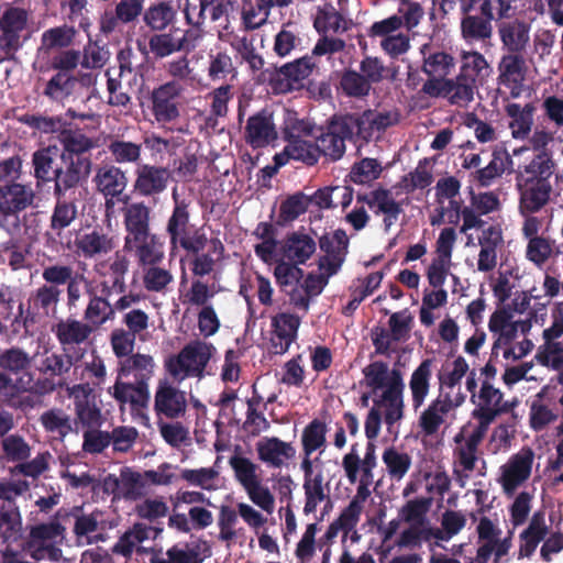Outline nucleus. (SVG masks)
<instances>
[{
	"label": "nucleus",
	"mask_w": 563,
	"mask_h": 563,
	"mask_svg": "<svg viewBox=\"0 0 563 563\" xmlns=\"http://www.w3.org/2000/svg\"><path fill=\"white\" fill-rule=\"evenodd\" d=\"M34 356L19 346L0 352V395L12 399L25 393L43 396L56 390L55 383L48 378L35 379L31 371Z\"/></svg>",
	"instance_id": "nucleus-1"
},
{
	"label": "nucleus",
	"mask_w": 563,
	"mask_h": 563,
	"mask_svg": "<svg viewBox=\"0 0 563 563\" xmlns=\"http://www.w3.org/2000/svg\"><path fill=\"white\" fill-rule=\"evenodd\" d=\"M356 202L362 203L355 207L345 216V221L352 225L355 231L363 230L369 222V216L364 207L366 205L375 216L383 214V223L387 231L402 212L401 205L395 200L389 189L378 186L368 192H358Z\"/></svg>",
	"instance_id": "nucleus-2"
},
{
	"label": "nucleus",
	"mask_w": 563,
	"mask_h": 563,
	"mask_svg": "<svg viewBox=\"0 0 563 563\" xmlns=\"http://www.w3.org/2000/svg\"><path fill=\"white\" fill-rule=\"evenodd\" d=\"M216 346L207 341L196 339L187 343L177 355L169 357L165 367L169 375L183 382L186 378H202L210 360L216 355Z\"/></svg>",
	"instance_id": "nucleus-3"
},
{
	"label": "nucleus",
	"mask_w": 563,
	"mask_h": 563,
	"mask_svg": "<svg viewBox=\"0 0 563 563\" xmlns=\"http://www.w3.org/2000/svg\"><path fill=\"white\" fill-rule=\"evenodd\" d=\"M36 192L30 184L9 181L0 186V228L10 234L20 230V212L34 207Z\"/></svg>",
	"instance_id": "nucleus-4"
},
{
	"label": "nucleus",
	"mask_w": 563,
	"mask_h": 563,
	"mask_svg": "<svg viewBox=\"0 0 563 563\" xmlns=\"http://www.w3.org/2000/svg\"><path fill=\"white\" fill-rule=\"evenodd\" d=\"M186 90L177 82H163L154 87L148 96L151 113L158 124L177 121L184 108Z\"/></svg>",
	"instance_id": "nucleus-5"
},
{
	"label": "nucleus",
	"mask_w": 563,
	"mask_h": 563,
	"mask_svg": "<svg viewBox=\"0 0 563 563\" xmlns=\"http://www.w3.org/2000/svg\"><path fill=\"white\" fill-rule=\"evenodd\" d=\"M290 112L287 111L285 119L286 125L284 126V141L287 145L284 147V164L287 159H296L306 163L307 165H314L318 162V150L316 142L305 140L302 136L311 134V126L305 121H291Z\"/></svg>",
	"instance_id": "nucleus-6"
},
{
	"label": "nucleus",
	"mask_w": 563,
	"mask_h": 563,
	"mask_svg": "<svg viewBox=\"0 0 563 563\" xmlns=\"http://www.w3.org/2000/svg\"><path fill=\"white\" fill-rule=\"evenodd\" d=\"M476 89L477 85L457 74L455 78L426 80L421 91L431 98H444L451 104L465 107L474 100Z\"/></svg>",
	"instance_id": "nucleus-7"
},
{
	"label": "nucleus",
	"mask_w": 563,
	"mask_h": 563,
	"mask_svg": "<svg viewBox=\"0 0 563 563\" xmlns=\"http://www.w3.org/2000/svg\"><path fill=\"white\" fill-rule=\"evenodd\" d=\"M347 140L351 141V136L342 115H333L328 121L324 131L316 139L318 157L323 155L332 162L341 159L345 153Z\"/></svg>",
	"instance_id": "nucleus-8"
},
{
	"label": "nucleus",
	"mask_w": 563,
	"mask_h": 563,
	"mask_svg": "<svg viewBox=\"0 0 563 563\" xmlns=\"http://www.w3.org/2000/svg\"><path fill=\"white\" fill-rule=\"evenodd\" d=\"M64 166L57 170L54 183V195L63 196L67 190L75 188L86 180L91 172V159L88 156L62 155Z\"/></svg>",
	"instance_id": "nucleus-9"
},
{
	"label": "nucleus",
	"mask_w": 563,
	"mask_h": 563,
	"mask_svg": "<svg viewBox=\"0 0 563 563\" xmlns=\"http://www.w3.org/2000/svg\"><path fill=\"white\" fill-rule=\"evenodd\" d=\"M93 84L95 77L90 73L74 76L68 71H57L46 82L43 95L52 101L64 103L76 96L80 87H89Z\"/></svg>",
	"instance_id": "nucleus-10"
},
{
	"label": "nucleus",
	"mask_w": 563,
	"mask_h": 563,
	"mask_svg": "<svg viewBox=\"0 0 563 563\" xmlns=\"http://www.w3.org/2000/svg\"><path fill=\"white\" fill-rule=\"evenodd\" d=\"M533 457V451L523 448L501 466L500 484L506 495H512L530 477Z\"/></svg>",
	"instance_id": "nucleus-11"
},
{
	"label": "nucleus",
	"mask_w": 563,
	"mask_h": 563,
	"mask_svg": "<svg viewBox=\"0 0 563 563\" xmlns=\"http://www.w3.org/2000/svg\"><path fill=\"white\" fill-rule=\"evenodd\" d=\"M186 393L168 379H159L154 395L156 415L175 419L181 417L186 412Z\"/></svg>",
	"instance_id": "nucleus-12"
},
{
	"label": "nucleus",
	"mask_w": 563,
	"mask_h": 563,
	"mask_svg": "<svg viewBox=\"0 0 563 563\" xmlns=\"http://www.w3.org/2000/svg\"><path fill=\"white\" fill-rule=\"evenodd\" d=\"M517 188L520 194L519 210L522 216L541 210L549 201L552 191L551 183L517 176Z\"/></svg>",
	"instance_id": "nucleus-13"
},
{
	"label": "nucleus",
	"mask_w": 563,
	"mask_h": 563,
	"mask_svg": "<svg viewBox=\"0 0 563 563\" xmlns=\"http://www.w3.org/2000/svg\"><path fill=\"white\" fill-rule=\"evenodd\" d=\"M278 137L273 113L266 109L247 119L245 125V141L253 148L269 145Z\"/></svg>",
	"instance_id": "nucleus-14"
},
{
	"label": "nucleus",
	"mask_w": 563,
	"mask_h": 563,
	"mask_svg": "<svg viewBox=\"0 0 563 563\" xmlns=\"http://www.w3.org/2000/svg\"><path fill=\"white\" fill-rule=\"evenodd\" d=\"M29 13L25 9L9 7L0 13V41L18 52L22 46V32L26 29Z\"/></svg>",
	"instance_id": "nucleus-15"
},
{
	"label": "nucleus",
	"mask_w": 563,
	"mask_h": 563,
	"mask_svg": "<svg viewBox=\"0 0 563 563\" xmlns=\"http://www.w3.org/2000/svg\"><path fill=\"white\" fill-rule=\"evenodd\" d=\"M124 377L117 374L114 384L107 389L108 395L117 401L121 411L126 405L132 409L145 408L150 401V389L137 383H126Z\"/></svg>",
	"instance_id": "nucleus-16"
},
{
	"label": "nucleus",
	"mask_w": 563,
	"mask_h": 563,
	"mask_svg": "<svg viewBox=\"0 0 563 563\" xmlns=\"http://www.w3.org/2000/svg\"><path fill=\"white\" fill-rule=\"evenodd\" d=\"M358 444L354 443L349 453L342 459V467L350 484H355L358 474L374 476V468L377 465L376 445L374 442H367L364 457L358 455Z\"/></svg>",
	"instance_id": "nucleus-17"
},
{
	"label": "nucleus",
	"mask_w": 563,
	"mask_h": 563,
	"mask_svg": "<svg viewBox=\"0 0 563 563\" xmlns=\"http://www.w3.org/2000/svg\"><path fill=\"white\" fill-rule=\"evenodd\" d=\"M477 12L478 14H473L472 12L462 13L461 35L467 43H485L489 41L493 35L492 21L498 19L495 11Z\"/></svg>",
	"instance_id": "nucleus-18"
},
{
	"label": "nucleus",
	"mask_w": 563,
	"mask_h": 563,
	"mask_svg": "<svg viewBox=\"0 0 563 563\" xmlns=\"http://www.w3.org/2000/svg\"><path fill=\"white\" fill-rule=\"evenodd\" d=\"M310 232L314 233L311 228L307 230L300 227L299 230L287 233L284 239V260L305 264L313 255L317 244Z\"/></svg>",
	"instance_id": "nucleus-19"
},
{
	"label": "nucleus",
	"mask_w": 563,
	"mask_h": 563,
	"mask_svg": "<svg viewBox=\"0 0 563 563\" xmlns=\"http://www.w3.org/2000/svg\"><path fill=\"white\" fill-rule=\"evenodd\" d=\"M117 238L95 228L76 239L77 252L84 258H98L111 253L117 246Z\"/></svg>",
	"instance_id": "nucleus-20"
},
{
	"label": "nucleus",
	"mask_w": 563,
	"mask_h": 563,
	"mask_svg": "<svg viewBox=\"0 0 563 563\" xmlns=\"http://www.w3.org/2000/svg\"><path fill=\"white\" fill-rule=\"evenodd\" d=\"M169 178L167 168L143 164L135 170L134 189L145 197L159 195L167 188Z\"/></svg>",
	"instance_id": "nucleus-21"
},
{
	"label": "nucleus",
	"mask_w": 563,
	"mask_h": 563,
	"mask_svg": "<svg viewBox=\"0 0 563 563\" xmlns=\"http://www.w3.org/2000/svg\"><path fill=\"white\" fill-rule=\"evenodd\" d=\"M129 266L130 261L128 256L121 251L115 252L114 255L110 257L107 262H99L93 266V269L98 275L111 276V287H109L107 283L102 284V292L106 296L110 295L111 289H114L118 292L124 291V289L126 288L125 275L129 271Z\"/></svg>",
	"instance_id": "nucleus-22"
},
{
	"label": "nucleus",
	"mask_w": 563,
	"mask_h": 563,
	"mask_svg": "<svg viewBox=\"0 0 563 563\" xmlns=\"http://www.w3.org/2000/svg\"><path fill=\"white\" fill-rule=\"evenodd\" d=\"M62 152L56 145H48L36 150L32 154L33 176L37 184H46L56 179L60 166Z\"/></svg>",
	"instance_id": "nucleus-23"
},
{
	"label": "nucleus",
	"mask_w": 563,
	"mask_h": 563,
	"mask_svg": "<svg viewBox=\"0 0 563 563\" xmlns=\"http://www.w3.org/2000/svg\"><path fill=\"white\" fill-rule=\"evenodd\" d=\"M128 196L119 199L125 203L123 218L126 235L124 239H139L150 232L151 209L142 201L128 203Z\"/></svg>",
	"instance_id": "nucleus-24"
},
{
	"label": "nucleus",
	"mask_w": 563,
	"mask_h": 563,
	"mask_svg": "<svg viewBox=\"0 0 563 563\" xmlns=\"http://www.w3.org/2000/svg\"><path fill=\"white\" fill-rule=\"evenodd\" d=\"M92 331L93 328L88 323L74 318L63 319L53 327V332L65 351L70 346L85 343Z\"/></svg>",
	"instance_id": "nucleus-25"
},
{
	"label": "nucleus",
	"mask_w": 563,
	"mask_h": 563,
	"mask_svg": "<svg viewBox=\"0 0 563 563\" xmlns=\"http://www.w3.org/2000/svg\"><path fill=\"white\" fill-rule=\"evenodd\" d=\"M125 251H134L139 262L144 266L158 264L164 257L163 244L159 239L148 233L139 239H124Z\"/></svg>",
	"instance_id": "nucleus-26"
},
{
	"label": "nucleus",
	"mask_w": 563,
	"mask_h": 563,
	"mask_svg": "<svg viewBox=\"0 0 563 563\" xmlns=\"http://www.w3.org/2000/svg\"><path fill=\"white\" fill-rule=\"evenodd\" d=\"M154 369L155 362L153 356L136 353L120 361L118 373L125 377L132 376L134 378V383L148 388V382L154 375Z\"/></svg>",
	"instance_id": "nucleus-27"
},
{
	"label": "nucleus",
	"mask_w": 563,
	"mask_h": 563,
	"mask_svg": "<svg viewBox=\"0 0 563 563\" xmlns=\"http://www.w3.org/2000/svg\"><path fill=\"white\" fill-rule=\"evenodd\" d=\"M529 31V25L518 19L499 24L500 41L508 54H523L530 40Z\"/></svg>",
	"instance_id": "nucleus-28"
},
{
	"label": "nucleus",
	"mask_w": 563,
	"mask_h": 563,
	"mask_svg": "<svg viewBox=\"0 0 563 563\" xmlns=\"http://www.w3.org/2000/svg\"><path fill=\"white\" fill-rule=\"evenodd\" d=\"M93 183L97 190L104 197H120L128 186V178L119 167L103 165L97 169Z\"/></svg>",
	"instance_id": "nucleus-29"
},
{
	"label": "nucleus",
	"mask_w": 563,
	"mask_h": 563,
	"mask_svg": "<svg viewBox=\"0 0 563 563\" xmlns=\"http://www.w3.org/2000/svg\"><path fill=\"white\" fill-rule=\"evenodd\" d=\"M73 531L78 544H92L98 541L97 532L106 529L104 514L93 510L89 514L80 512L74 516Z\"/></svg>",
	"instance_id": "nucleus-30"
},
{
	"label": "nucleus",
	"mask_w": 563,
	"mask_h": 563,
	"mask_svg": "<svg viewBox=\"0 0 563 563\" xmlns=\"http://www.w3.org/2000/svg\"><path fill=\"white\" fill-rule=\"evenodd\" d=\"M177 10L170 1H155L143 10L142 21L152 32H163L175 24Z\"/></svg>",
	"instance_id": "nucleus-31"
},
{
	"label": "nucleus",
	"mask_w": 563,
	"mask_h": 563,
	"mask_svg": "<svg viewBox=\"0 0 563 563\" xmlns=\"http://www.w3.org/2000/svg\"><path fill=\"white\" fill-rule=\"evenodd\" d=\"M44 431L53 440L63 442L74 431V420L64 409L54 407L45 410L38 418Z\"/></svg>",
	"instance_id": "nucleus-32"
},
{
	"label": "nucleus",
	"mask_w": 563,
	"mask_h": 563,
	"mask_svg": "<svg viewBox=\"0 0 563 563\" xmlns=\"http://www.w3.org/2000/svg\"><path fill=\"white\" fill-rule=\"evenodd\" d=\"M402 390L404 382L401 373L395 372L390 386L383 391L382 399L375 401L376 405H379L382 401L385 402L386 410L384 419L388 427H391L402 418Z\"/></svg>",
	"instance_id": "nucleus-33"
},
{
	"label": "nucleus",
	"mask_w": 563,
	"mask_h": 563,
	"mask_svg": "<svg viewBox=\"0 0 563 563\" xmlns=\"http://www.w3.org/2000/svg\"><path fill=\"white\" fill-rule=\"evenodd\" d=\"M506 114L510 118L509 128L516 140H525L529 136L533 125L536 106L532 102L523 107L519 103H508L505 108Z\"/></svg>",
	"instance_id": "nucleus-34"
},
{
	"label": "nucleus",
	"mask_w": 563,
	"mask_h": 563,
	"mask_svg": "<svg viewBox=\"0 0 563 563\" xmlns=\"http://www.w3.org/2000/svg\"><path fill=\"white\" fill-rule=\"evenodd\" d=\"M314 66L312 57L308 55L284 64V93L302 89Z\"/></svg>",
	"instance_id": "nucleus-35"
},
{
	"label": "nucleus",
	"mask_w": 563,
	"mask_h": 563,
	"mask_svg": "<svg viewBox=\"0 0 563 563\" xmlns=\"http://www.w3.org/2000/svg\"><path fill=\"white\" fill-rule=\"evenodd\" d=\"M76 33V30L67 24L47 29L41 35L38 52L51 55L63 51L73 44Z\"/></svg>",
	"instance_id": "nucleus-36"
},
{
	"label": "nucleus",
	"mask_w": 563,
	"mask_h": 563,
	"mask_svg": "<svg viewBox=\"0 0 563 563\" xmlns=\"http://www.w3.org/2000/svg\"><path fill=\"white\" fill-rule=\"evenodd\" d=\"M449 401L450 394H440L421 413L419 426L427 435L437 433L444 422V416L451 411V404Z\"/></svg>",
	"instance_id": "nucleus-37"
},
{
	"label": "nucleus",
	"mask_w": 563,
	"mask_h": 563,
	"mask_svg": "<svg viewBox=\"0 0 563 563\" xmlns=\"http://www.w3.org/2000/svg\"><path fill=\"white\" fill-rule=\"evenodd\" d=\"M423 53L422 71L428 75L427 80H444L455 66L454 57L444 51H430Z\"/></svg>",
	"instance_id": "nucleus-38"
},
{
	"label": "nucleus",
	"mask_w": 563,
	"mask_h": 563,
	"mask_svg": "<svg viewBox=\"0 0 563 563\" xmlns=\"http://www.w3.org/2000/svg\"><path fill=\"white\" fill-rule=\"evenodd\" d=\"M225 247L219 238H211L206 253L195 254L191 261V272L195 276L203 277L213 272L218 262L224 258Z\"/></svg>",
	"instance_id": "nucleus-39"
},
{
	"label": "nucleus",
	"mask_w": 563,
	"mask_h": 563,
	"mask_svg": "<svg viewBox=\"0 0 563 563\" xmlns=\"http://www.w3.org/2000/svg\"><path fill=\"white\" fill-rule=\"evenodd\" d=\"M187 43L186 36L177 37L170 32H153L148 37L150 53L157 59L181 52Z\"/></svg>",
	"instance_id": "nucleus-40"
},
{
	"label": "nucleus",
	"mask_w": 563,
	"mask_h": 563,
	"mask_svg": "<svg viewBox=\"0 0 563 563\" xmlns=\"http://www.w3.org/2000/svg\"><path fill=\"white\" fill-rule=\"evenodd\" d=\"M454 467L453 475L459 482L461 487L465 486L466 481L470 478V473L473 472L478 462V448L464 443L459 445L453 451Z\"/></svg>",
	"instance_id": "nucleus-41"
},
{
	"label": "nucleus",
	"mask_w": 563,
	"mask_h": 563,
	"mask_svg": "<svg viewBox=\"0 0 563 563\" xmlns=\"http://www.w3.org/2000/svg\"><path fill=\"white\" fill-rule=\"evenodd\" d=\"M152 563H202L200 545L195 543H181L173 545L163 553H155Z\"/></svg>",
	"instance_id": "nucleus-42"
},
{
	"label": "nucleus",
	"mask_w": 563,
	"mask_h": 563,
	"mask_svg": "<svg viewBox=\"0 0 563 563\" xmlns=\"http://www.w3.org/2000/svg\"><path fill=\"white\" fill-rule=\"evenodd\" d=\"M432 364V358H426L411 374L409 387L412 395V404L416 409L422 406L429 393Z\"/></svg>",
	"instance_id": "nucleus-43"
},
{
	"label": "nucleus",
	"mask_w": 563,
	"mask_h": 563,
	"mask_svg": "<svg viewBox=\"0 0 563 563\" xmlns=\"http://www.w3.org/2000/svg\"><path fill=\"white\" fill-rule=\"evenodd\" d=\"M132 75V69L120 65L119 69H108L106 71L107 89L109 92L108 103L115 107H126L131 102V97L124 90L123 79Z\"/></svg>",
	"instance_id": "nucleus-44"
},
{
	"label": "nucleus",
	"mask_w": 563,
	"mask_h": 563,
	"mask_svg": "<svg viewBox=\"0 0 563 563\" xmlns=\"http://www.w3.org/2000/svg\"><path fill=\"white\" fill-rule=\"evenodd\" d=\"M459 74L465 76L472 84L477 85L489 76L492 69L483 54L478 52H463Z\"/></svg>",
	"instance_id": "nucleus-45"
},
{
	"label": "nucleus",
	"mask_w": 563,
	"mask_h": 563,
	"mask_svg": "<svg viewBox=\"0 0 563 563\" xmlns=\"http://www.w3.org/2000/svg\"><path fill=\"white\" fill-rule=\"evenodd\" d=\"M499 84H518L526 79L527 65L523 54H506L498 64Z\"/></svg>",
	"instance_id": "nucleus-46"
},
{
	"label": "nucleus",
	"mask_w": 563,
	"mask_h": 563,
	"mask_svg": "<svg viewBox=\"0 0 563 563\" xmlns=\"http://www.w3.org/2000/svg\"><path fill=\"white\" fill-rule=\"evenodd\" d=\"M313 26L319 34L343 33L349 29L345 18L332 4L318 9Z\"/></svg>",
	"instance_id": "nucleus-47"
},
{
	"label": "nucleus",
	"mask_w": 563,
	"mask_h": 563,
	"mask_svg": "<svg viewBox=\"0 0 563 563\" xmlns=\"http://www.w3.org/2000/svg\"><path fill=\"white\" fill-rule=\"evenodd\" d=\"M84 319L92 328H98L114 319L112 305L107 297L91 294L84 311Z\"/></svg>",
	"instance_id": "nucleus-48"
},
{
	"label": "nucleus",
	"mask_w": 563,
	"mask_h": 563,
	"mask_svg": "<svg viewBox=\"0 0 563 563\" xmlns=\"http://www.w3.org/2000/svg\"><path fill=\"white\" fill-rule=\"evenodd\" d=\"M192 228L194 227L190 224L188 203L185 201H176L172 214L166 223V232L169 235L172 246L176 247V241Z\"/></svg>",
	"instance_id": "nucleus-49"
},
{
	"label": "nucleus",
	"mask_w": 563,
	"mask_h": 563,
	"mask_svg": "<svg viewBox=\"0 0 563 563\" xmlns=\"http://www.w3.org/2000/svg\"><path fill=\"white\" fill-rule=\"evenodd\" d=\"M275 5L280 7L282 0H256L255 3H244L242 8L244 26L254 30L263 25L268 19L271 9Z\"/></svg>",
	"instance_id": "nucleus-50"
},
{
	"label": "nucleus",
	"mask_w": 563,
	"mask_h": 563,
	"mask_svg": "<svg viewBox=\"0 0 563 563\" xmlns=\"http://www.w3.org/2000/svg\"><path fill=\"white\" fill-rule=\"evenodd\" d=\"M180 478L190 486L208 492L220 487V472L216 467L184 468L180 472Z\"/></svg>",
	"instance_id": "nucleus-51"
},
{
	"label": "nucleus",
	"mask_w": 563,
	"mask_h": 563,
	"mask_svg": "<svg viewBox=\"0 0 563 563\" xmlns=\"http://www.w3.org/2000/svg\"><path fill=\"white\" fill-rule=\"evenodd\" d=\"M173 273L157 264L145 266L142 283L148 292L166 294L174 284Z\"/></svg>",
	"instance_id": "nucleus-52"
},
{
	"label": "nucleus",
	"mask_w": 563,
	"mask_h": 563,
	"mask_svg": "<svg viewBox=\"0 0 563 563\" xmlns=\"http://www.w3.org/2000/svg\"><path fill=\"white\" fill-rule=\"evenodd\" d=\"M395 372L399 371L389 372L388 364L383 361L372 362L363 368L364 383L374 394L384 388L388 389Z\"/></svg>",
	"instance_id": "nucleus-53"
},
{
	"label": "nucleus",
	"mask_w": 563,
	"mask_h": 563,
	"mask_svg": "<svg viewBox=\"0 0 563 563\" xmlns=\"http://www.w3.org/2000/svg\"><path fill=\"white\" fill-rule=\"evenodd\" d=\"M339 89L349 98L363 99L369 95L372 87L360 71L347 68L340 76Z\"/></svg>",
	"instance_id": "nucleus-54"
},
{
	"label": "nucleus",
	"mask_w": 563,
	"mask_h": 563,
	"mask_svg": "<svg viewBox=\"0 0 563 563\" xmlns=\"http://www.w3.org/2000/svg\"><path fill=\"white\" fill-rule=\"evenodd\" d=\"M342 118L349 128L351 140L368 142L377 132L376 125L371 120V110H366L362 114L347 113Z\"/></svg>",
	"instance_id": "nucleus-55"
},
{
	"label": "nucleus",
	"mask_w": 563,
	"mask_h": 563,
	"mask_svg": "<svg viewBox=\"0 0 563 563\" xmlns=\"http://www.w3.org/2000/svg\"><path fill=\"white\" fill-rule=\"evenodd\" d=\"M165 74L170 78L167 82H177L184 90L191 85L196 75L194 68L190 66V60L187 56H180L168 60L163 66Z\"/></svg>",
	"instance_id": "nucleus-56"
},
{
	"label": "nucleus",
	"mask_w": 563,
	"mask_h": 563,
	"mask_svg": "<svg viewBox=\"0 0 563 563\" xmlns=\"http://www.w3.org/2000/svg\"><path fill=\"white\" fill-rule=\"evenodd\" d=\"M328 426L325 421L318 418L311 420L303 429L301 435L302 449L306 455H311L314 451L325 445Z\"/></svg>",
	"instance_id": "nucleus-57"
},
{
	"label": "nucleus",
	"mask_w": 563,
	"mask_h": 563,
	"mask_svg": "<svg viewBox=\"0 0 563 563\" xmlns=\"http://www.w3.org/2000/svg\"><path fill=\"white\" fill-rule=\"evenodd\" d=\"M382 460L387 473L393 479H401L411 467V457L406 452H400L395 446L385 449Z\"/></svg>",
	"instance_id": "nucleus-58"
},
{
	"label": "nucleus",
	"mask_w": 563,
	"mask_h": 563,
	"mask_svg": "<svg viewBox=\"0 0 563 563\" xmlns=\"http://www.w3.org/2000/svg\"><path fill=\"white\" fill-rule=\"evenodd\" d=\"M78 209L75 201L62 199L57 197L51 216V228L58 234L70 227L71 223L77 219Z\"/></svg>",
	"instance_id": "nucleus-59"
},
{
	"label": "nucleus",
	"mask_w": 563,
	"mask_h": 563,
	"mask_svg": "<svg viewBox=\"0 0 563 563\" xmlns=\"http://www.w3.org/2000/svg\"><path fill=\"white\" fill-rule=\"evenodd\" d=\"M62 289H54L45 284L41 285L31 295L29 301L33 306V308L42 312L45 316H48L51 312H54L57 308V305L60 300Z\"/></svg>",
	"instance_id": "nucleus-60"
},
{
	"label": "nucleus",
	"mask_w": 563,
	"mask_h": 563,
	"mask_svg": "<svg viewBox=\"0 0 563 563\" xmlns=\"http://www.w3.org/2000/svg\"><path fill=\"white\" fill-rule=\"evenodd\" d=\"M555 163L549 151L538 153L532 161L525 167L526 178L550 183L553 175Z\"/></svg>",
	"instance_id": "nucleus-61"
},
{
	"label": "nucleus",
	"mask_w": 563,
	"mask_h": 563,
	"mask_svg": "<svg viewBox=\"0 0 563 563\" xmlns=\"http://www.w3.org/2000/svg\"><path fill=\"white\" fill-rule=\"evenodd\" d=\"M73 366V356L68 354H59L47 350L43 354L40 364L38 372L49 376H63L67 374Z\"/></svg>",
	"instance_id": "nucleus-62"
},
{
	"label": "nucleus",
	"mask_w": 563,
	"mask_h": 563,
	"mask_svg": "<svg viewBox=\"0 0 563 563\" xmlns=\"http://www.w3.org/2000/svg\"><path fill=\"white\" fill-rule=\"evenodd\" d=\"M322 483L323 476L321 472L317 473L314 476H311L310 478L305 479L303 489L306 503L303 507V512L306 515L314 512L318 504H320L324 499H328V504H331L328 495L324 493Z\"/></svg>",
	"instance_id": "nucleus-63"
},
{
	"label": "nucleus",
	"mask_w": 563,
	"mask_h": 563,
	"mask_svg": "<svg viewBox=\"0 0 563 563\" xmlns=\"http://www.w3.org/2000/svg\"><path fill=\"white\" fill-rule=\"evenodd\" d=\"M433 180L432 174L427 169L424 163L419 162L415 170L404 175L399 183L396 185L397 188L402 189L407 194L413 192L416 189H424L431 185Z\"/></svg>",
	"instance_id": "nucleus-64"
}]
</instances>
